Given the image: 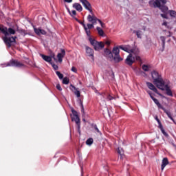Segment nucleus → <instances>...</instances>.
Segmentation results:
<instances>
[{"instance_id": "29", "label": "nucleus", "mask_w": 176, "mask_h": 176, "mask_svg": "<svg viewBox=\"0 0 176 176\" xmlns=\"http://www.w3.org/2000/svg\"><path fill=\"white\" fill-rule=\"evenodd\" d=\"M162 111H164V112H165V113H166V115L168 116V118H171V113H170V111L165 109L164 107L162 109Z\"/></svg>"}, {"instance_id": "25", "label": "nucleus", "mask_w": 176, "mask_h": 176, "mask_svg": "<svg viewBox=\"0 0 176 176\" xmlns=\"http://www.w3.org/2000/svg\"><path fill=\"white\" fill-rule=\"evenodd\" d=\"M68 12L69 13L70 16L72 17L75 18V16H76V10H72V12L69 10V9L67 10Z\"/></svg>"}, {"instance_id": "38", "label": "nucleus", "mask_w": 176, "mask_h": 176, "mask_svg": "<svg viewBox=\"0 0 176 176\" xmlns=\"http://www.w3.org/2000/svg\"><path fill=\"white\" fill-rule=\"evenodd\" d=\"M56 89H58L59 91H61V90H63V88H61V85H60V84L56 85Z\"/></svg>"}, {"instance_id": "44", "label": "nucleus", "mask_w": 176, "mask_h": 176, "mask_svg": "<svg viewBox=\"0 0 176 176\" xmlns=\"http://www.w3.org/2000/svg\"><path fill=\"white\" fill-rule=\"evenodd\" d=\"M71 70L72 71V72H77L78 71L75 67H72Z\"/></svg>"}, {"instance_id": "56", "label": "nucleus", "mask_w": 176, "mask_h": 176, "mask_svg": "<svg viewBox=\"0 0 176 176\" xmlns=\"http://www.w3.org/2000/svg\"><path fill=\"white\" fill-rule=\"evenodd\" d=\"M102 101H105V99L103 98H101Z\"/></svg>"}, {"instance_id": "46", "label": "nucleus", "mask_w": 176, "mask_h": 176, "mask_svg": "<svg viewBox=\"0 0 176 176\" xmlns=\"http://www.w3.org/2000/svg\"><path fill=\"white\" fill-rule=\"evenodd\" d=\"M148 94H149L151 98H152V97H153V95H152V92L151 91H147Z\"/></svg>"}, {"instance_id": "27", "label": "nucleus", "mask_w": 176, "mask_h": 176, "mask_svg": "<svg viewBox=\"0 0 176 176\" xmlns=\"http://www.w3.org/2000/svg\"><path fill=\"white\" fill-rule=\"evenodd\" d=\"M63 85H68V83H69V78L65 77L63 79Z\"/></svg>"}, {"instance_id": "14", "label": "nucleus", "mask_w": 176, "mask_h": 176, "mask_svg": "<svg viewBox=\"0 0 176 176\" xmlns=\"http://www.w3.org/2000/svg\"><path fill=\"white\" fill-rule=\"evenodd\" d=\"M72 122H75L78 129H80V119L79 118V116L72 117Z\"/></svg>"}, {"instance_id": "55", "label": "nucleus", "mask_w": 176, "mask_h": 176, "mask_svg": "<svg viewBox=\"0 0 176 176\" xmlns=\"http://www.w3.org/2000/svg\"><path fill=\"white\" fill-rule=\"evenodd\" d=\"M16 31H18V32H21L22 30H20L19 28H17Z\"/></svg>"}, {"instance_id": "60", "label": "nucleus", "mask_w": 176, "mask_h": 176, "mask_svg": "<svg viewBox=\"0 0 176 176\" xmlns=\"http://www.w3.org/2000/svg\"><path fill=\"white\" fill-rule=\"evenodd\" d=\"M83 120H84V122L85 121V119H83Z\"/></svg>"}, {"instance_id": "28", "label": "nucleus", "mask_w": 176, "mask_h": 176, "mask_svg": "<svg viewBox=\"0 0 176 176\" xmlns=\"http://www.w3.org/2000/svg\"><path fill=\"white\" fill-rule=\"evenodd\" d=\"M118 153L119 155H120V156H123V155H124V152L123 151V148H118Z\"/></svg>"}, {"instance_id": "42", "label": "nucleus", "mask_w": 176, "mask_h": 176, "mask_svg": "<svg viewBox=\"0 0 176 176\" xmlns=\"http://www.w3.org/2000/svg\"><path fill=\"white\" fill-rule=\"evenodd\" d=\"M52 67H53L54 69H55V70L58 69V66H57L56 65L52 64Z\"/></svg>"}, {"instance_id": "17", "label": "nucleus", "mask_w": 176, "mask_h": 176, "mask_svg": "<svg viewBox=\"0 0 176 176\" xmlns=\"http://www.w3.org/2000/svg\"><path fill=\"white\" fill-rule=\"evenodd\" d=\"M74 9H76L78 12H82L83 10V8L82 7V5L79 3H74L73 4Z\"/></svg>"}, {"instance_id": "24", "label": "nucleus", "mask_w": 176, "mask_h": 176, "mask_svg": "<svg viewBox=\"0 0 176 176\" xmlns=\"http://www.w3.org/2000/svg\"><path fill=\"white\" fill-rule=\"evenodd\" d=\"M96 30L100 36H104V30H102V29H101V28L97 27Z\"/></svg>"}, {"instance_id": "3", "label": "nucleus", "mask_w": 176, "mask_h": 176, "mask_svg": "<svg viewBox=\"0 0 176 176\" xmlns=\"http://www.w3.org/2000/svg\"><path fill=\"white\" fill-rule=\"evenodd\" d=\"M80 2L82 3V6L90 12L91 14L87 16V21L89 23H91L92 24H97V21H98V19L93 14V10H91V4L87 0H79Z\"/></svg>"}, {"instance_id": "35", "label": "nucleus", "mask_w": 176, "mask_h": 176, "mask_svg": "<svg viewBox=\"0 0 176 176\" xmlns=\"http://www.w3.org/2000/svg\"><path fill=\"white\" fill-rule=\"evenodd\" d=\"M94 25L95 24H93V23H91V24H90V23H88L87 25V28L88 29V30H91V28H94Z\"/></svg>"}, {"instance_id": "12", "label": "nucleus", "mask_w": 176, "mask_h": 176, "mask_svg": "<svg viewBox=\"0 0 176 176\" xmlns=\"http://www.w3.org/2000/svg\"><path fill=\"white\" fill-rule=\"evenodd\" d=\"M70 90L74 93V94L76 96V97L79 98L80 97V91H79V89L75 87L73 85H71L69 87Z\"/></svg>"}, {"instance_id": "51", "label": "nucleus", "mask_w": 176, "mask_h": 176, "mask_svg": "<svg viewBox=\"0 0 176 176\" xmlns=\"http://www.w3.org/2000/svg\"><path fill=\"white\" fill-rule=\"evenodd\" d=\"M65 2H67V3H71V2H72V0H65Z\"/></svg>"}, {"instance_id": "32", "label": "nucleus", "mask_w": 176, "mask_h": 176, "mask_svg": "<svg viewBox=\"0 0 176 176\" xmlns=\"http://www.w3.org/2000/svg\"><path fill=\"white\" fill-rule=\"evenodd\" d=\"M170 16L171 17H176V12L174 10H171L169 12Z\"/></svg>"}, {"instance_id": "10", "label": "nucleus", "mask_w": 176, "mask_h": 176, "mask_svg": "<svg viewBox=\"0 0 176 176\" xmlns=\"http://www.w3.org/2000/svg\"><path fill=\"white\" fill-rule=\"evenodd\" d=\"M87 56L91 58V61H94V51L89 47H86Z\"/></svg>"}, {"instance_id": "39", "label": "nucleus", "mask_w": 176, "mask_h": 176, "mask_svg": "<svg viewBox=\"0 0 176 176\" xmlns=\"http://www.w3.org/2000/svg\"><path fill=\"white\" fill-rule=\"evenodd\" d=\"M94 129H95L96 131H97L98 133V134L101 135V132L100 131V129H98V128L97 127L96 125L94 126Z\"/></svg>"}, {"instance_id": "40", "label": "nucleus", "mask_w": 176, "mask_h": 176, "mask_svg": "<svg viewBox=\"0 0 176 176\" xmlns=\"http://www.w3.org/2000/svg\"><path fill=\"white\" fill-rule=\"evenodd\" d=\"M166 35L168 38V37L171 36V35H173V33H171L170 32H167L166 33Z\"/></svg>"}, {"instance_id": "7", "label": "nucleus", "mask_w": 176, "mask_h": 176, "mask_svg": "<svg viewBox=\"0 0 176 176\" xmlns=\"http://www.w3.org/2000/svg\"><path fill=\"white\" fill-rule=\"evenodd\" d=\"M89 42L92 46H94L95 50H98L99 49L104 48V43L103 42H98L94 40L93 38L89 37Z\"/></svg>"}, {"instance_id": "47", "label": "nucleus", "mask_w": 176, "mask_h": 176, "mask_svg": "<svg viewBox=\"0 0 176 176\" xmlns=\"http://www.w3.org/2000/svg\"><path fill=\"white\" fill-rule=\"evenodd\" d=\"M81 108H82L81 112H82L83 115H85V109H83V104L82 103H81Z\"/></svg>"}, {"instance_id": "43", "label": "nucleus", "mask_w": 176, "mask_h": 176, "mask_svg": "<svg viewBox=\"0 0 176 176\" xmlns=\"http://www.w3.org/2000/svg\"><path fill=\"white\" fill-rule=\"evenodd\" d=\"M51 58H53L54 60V61H57V58H56V56H55L54 54L51 55Z\"/></svg>"}, {"instance_id": "16", "label": "nucleus", "mask_w": 176, "mask_h": 176, "mask_svg": "<svg viewBox=\"0 0 176 176\" xmlns=\"http://www.w3.org/2000/svg\"><path fill=\"white\" fill-rule=\"evenodd\" d=\"M169 163L170 162H168V159L167 157H164L162 160V165H161L162 171H163V170H164V168L166 167V166H167Z\"/></svg>"}, {"instance_id": "23", "label": "nucleus", "mask_w": 176, "mask_h": 176, "mask_svg": "<svg viewBox=\"0 0 176 176\" xmlns=\"http://www.w3.org/2000/svg\"><path fill=\"white\" fill-rule=\"evenodd\" d=\"M142 69H143V71H144L145 72H148V71L151 69V65H142Z\"/></svg>"}, {"instance_id": "59", "label": "nucleus", "mask_w": 176, "mask_h": 176, "mask_svg": "<svg viewBox=\"0 0 176 176\" xmlns=\"http://www.w3.org/2000/svg\"><path fill=\"white\" fill-rule=\"evenodd\" d=\"M168 42H170V40H168Z\"/></svg>"}, {"instance_id": "58", "label": "nucleus", "mask_w": 176, "mask_h": 176, "mask_svg": "<svg viewBox=\"0 0 176 176\" xmlns=\"http://www.w3.org/2000/svg\"><path fill=\"white\" fill-rule=\"evenodd\" d=\"M173 39H175V37L173 36Z\"/></svg>"}, {"instance_id": "37", "label": "nucleus", "mask_w": 176, "mask_h": 176, "mask_svg": "<svg viewBox=\"0 0 176 176\" xmlns=\"http://www.w3.org/2000/svg\"><path fill=\"white\" fill-rule=\"evenodd\" d=\"M72 114H73V117H74V116H79L78 115V111H75L74 109H72Z\"/></svg>"}, {"instance_id": "49", "label": "nucleus", "mask_w": 176, "mask_h": 176, "mask_svg": "<svg viewBox=\"0 0 176 176\" xmlns=\"http://www.w3.org/2000/svg\"><path fill=\"white\" fill-rule=\"evenodd\" d=\"M98 22L100 23L101 27L104 28V23H102V22L101 21V20H98Z\"/></svg>"}, {"instance_id": "50", "label": "nucleus", "mask_w": 176, "mask_h": 176, "mask_svg": "<svg viewBox=\"0 0 176 176\" xmlns=\"http://www.w3.org/2000/svg\"><path fill=\"white\" fill-rule=\"evenodd\" d=\"M155 119L157 122V123H160V120H159V118H157V116H155Z\"/></svg>"}, {"instance_id": "52", "label": "nucleus", "mask_w": 176, "mask_h": 176, "mask_svg": "<svg viewBox=\"0 0 176 176\" xmlns=\"http://www.w3.org/2000/svg\"><path fill=\"white\" fill-rule=\"evenodd\" d=\"M169 119H170V120H173V122H174V123H175V121H174V119L173 118L172 116H170V118H169Z\"/></svg>"}, {"instance_id": "13", "label": "nucleus", "mask_w": 176, "mask_h": 176, "mask_svg": "<svg viewBox=\"0 0 176 176\" xmlns=\"http://www.w3.org/2000/svg\"><path fill=\"white\" fill-rule=\"evenodd\" d=\"M34 32L37 34V35H46V31H45V30H42L41 28H34Z\"/></svg>"}, {"instance_id": "48", "label": "nucleus", "mask_w": 176, "mask_h": 176, "mask_svg": "<svg viewBox=\"0 0 176 176\" xmlns=\"http://www.w3.org/2000/svg\"><path fill=\"white\" fill-rule=\"evenodd\" d=\"M105 45H107V46H109L111 45V41H105Z\"/></svg>"}, {"instance_id": "33", "label": "nucleus", "mask_w": 176, "mask_h": 176, "mask_svg": "<svg viewBox=\"0 0 176 176\" xmlns=\"http://www.w3.org/2000/svg\"><path fill=\"white\" fill-rule=\"evenodd\" d=\"M57 76L59 78V79H63L64 78V75L63 74L60 73V72H56Z\"/></svg>"}, {"instance_id": "1", "label": "nucleus", "mask_w": 176, "mask_h": 176, "mask_svg": "<svg viewBox=\"0 0 176 176\" xmlns=\"http://www.w3.org/2000/svg\"><path fill=\"white\" fill-rule=\"evenodd\" d=\"M120 49L124 50V52H126V53H129V55L125 60L126 64L127 65L131 66L136 61H139V63H142V60L141 59V56H139L140 50L137 47H131L130 45H126L124 47L120 46Z\"/></svg>"}, {"instance_id": "18", "label": "nucleus", "mask_w": 176, "mask_h": 176, "mask_svg": "<svg viewBox=\"0 0 176 176\" xmlns=\"http://www.w3.org/2000/svg\"><path fill=\"white\" fill-rule=\"evenodd\" d=\"M151 99L153 100V101H154L155 104L157 105V107L159 108V109H163L164 108V107H163V106H162L160 102H159V100L157 99H156L155 97L151 96Z\"/></svg>"}, {"instance_id": "5", "label": "nucleus", "mask_w": 176, "mask_h": 176, "mask_svg": "<svg viewBox=\"0 0 176 176\" xmlns=\"http://www.w3.org/2000/svg\"><path fill=\"white\" fill-rule=\"evenodd\" d=\"M151 6H153L154 8H159L164 13H166L168 10V8L166 6H163V5H166L167 3V1L166 0H155L151 1L149 2Z\"/></svg>"}, {"instance_id": "2", "label": "nucleus", "mask_w": 176, "mask_h": 176, "mask_svg": "<svg viewBox=\"0 0 176 176\" xmlns=\"http://www.w3.org/2000/svg\"><path fill=\"white\" fill-rule=\"evenodd\" d=\"M0 32L3 34L4 36L3 37V41L8 47L12 46V43H14V42H16V38L17 37L9 36V35H14V34H16V30L12 28L8 29L6 27L0 25Z\"/></svg>"}, {"instance_id": "45", "label": "nucleus", "mask_w": 176, "mask_h": 176, "mask_svg": "<svg viewBox=\"0 0 176 176\" xmlns=\"http://www.w3.org/2000/svg\"><path fill=\"white\" fill-rule=\"evenodd\" d=\"M161 16L163 17V19H167V14H161Z\"/></svg>"}, {"instance_id": "15", "label": "nucleus", "mask_w": 176, "mask_h": 176, "mask_svg": "<svg viewBox=\"0 0 176 176\" xmlns=\"http://www.w3.org/2000/svg\"><path fill=\"white\" fill-rule=\"evenodd\" d=\"M64 56H65V50H62L61 53H58L57 55L59 63H63V58H64Z\"/></svg>"}, {"instance_id": "4", "label": "nucleus", "mask_w": 176, "mask_h": 176, "mask_svg": "<svg viewBox=\"0 0 176 176\" xmlns=\"http://www.w3.org/2000/svg\"><path fill=\"white\" fill-rule=\"evenodd\" d=\"M156 87L162 91H166L167 96L173 97V91L170 89V81L168 80H164L163 78L159 80L156 84H155Z\"/></svg>"}, {"instance_id": "6", "label": "nucleus", "mask_w": 176, "mask_h": 176, "mask_svg": "<svg viewBox=\"0 0 176 176\" xmlns=\"http://www.w3.org/2000/svg\"><path fill=\"white\" fill-rule=\"evenodd\" d=\"M1 67H16L17 68H23L24 67V64L16 60H11L8 63L1 64Z\"/></svg>"}, {"instance_id": "21", "label": "nucleus", "mask_w": 176, "mask_h": 176, "mask_svg": "<svg viewBox=\"0 0 176 176\" xmlns=\"http://www.w3.org/2000/svg\"><path fill=\"white\" fill-rule=\"evenodd\" d=\"M134 34H136V36L138 38H142V35H144V32L141 31V30H136V31H133Z\"/></svg>"}, {"instance_id": "30", "label": "nucleus", "mask_w": 176, "mask_h": 176, "mask_svg": "<svg viewBox=\"0 0 176 176\" xmlns=\"http://www.w3.org/2000/svg\"><path fill=\"white\" fill-rule=\"evenodd\" d=\"M93 138H89L87 141H86V144L87 145H91V144H93Z\"/></svg>"}, {"instance_id": "19", "label": "nucleus", "mask_w": 176, "mask_h": 176, "mask_svg": "<svg viewBox=\"0 0 176 176\" xmlns=\"http://www.w3.org/2000/svg\"><path fill=\"white\" fill-rule=\"evenodd\" d=\"M160 39L162 42V52H164V49L166 47V37L164 36H161L160 37Z\"/></svg>"}, {"instance_id": "9", "label": "nucleus", "mask_w": 176, "mask_h": 176, "mask_svg": "<svg viewBox=\"0 0 176 176\" xmlns=\"http://www.w3.org/2000/svg\"><path fill=\"white\" fill-rule=\"evenodd\" d=\"M152 79L153 80L154 85H156L160 80H162L163 78H162V75L159 74L157 72L153 71L151 73Z\"/></svg>"}, {"instance_id": "11", "label": "nucleus", "mask_w": 176, "mask_h": 176, "mask_svg": "<svg viewBox=\"0 0 176 176\" xmlns=\"http://www.w3.org/2000/svg\"><path fill=\"white\" fill-rule=\"evenodd\" d=\"M146 85L147 87L150 89V90H152L153 91H154V93H156L159 96H162V94H159V91H157V88H156V87H155L154 85L152 84V82H146Z\"/></svg>"}, {"instance_id": "54", "label": "nucleus", "mask_w": 176, "mask_h": 176, "mask_svg": "<svg viewBox=\"0 0 176 176\" xmlns=\"http://www.w3.org/2000/svg\"><path fill=\"white\" fill-rule=\"evenodd\" d=\"M164 134V135H165V137H167L168 135L167 134V133H163Z\"/></svg>"}, {"instance_id": "36", "label": "nucleus", "mask_w": 176, "mask_h": 176, "mask_svg": "<svg viewBox=\"0 0 176 176\" xmlns=\"http://www.w3.org/2000/svg\"><path fill=\"white\" fill-rule=\"evenodd\" d=\"M162 25H164V27H166V28H168V30H170V28H170V26H168V23L166 21H164L162 23Z\"/></svg>"}, {"instance_id": "53", "label": "nucleus", "mask_w": 176, "mask_h": 176, "mask_svg": "<svg viewBox=\"0 0 176 176\" xmlns=\"http://www.w3.org/2000/svg\"><path fill=\"white\" fill-rule=\"evenodd\" d=\"M161 131H162V134H164L166 133V131H164V129H161Z\"/></svg>"}, {"instance_id": "22", "label": "nucleus", "mask_w": 176, "mask_h": 176, "mask_svg": "<svg viewBox=\"0 0 176 176\" xmlns=\"http://www.w3.org/2000/svg\"><path fill=\"white\" fill-rule=\"evenodd\" d=\"M104 56H107V57H110V58L111 57L113 58V55L112 54V52L109 49L104 50Z\"/></svg>"}, {"instance_id": "34", "label": "nucleus", "mask_w": 176, "mask_h": 176, "mask_svg": "<svg viewBox=\"0 0 176 176\" xmlns=\"http://www.w3.org/2000/svg\"><path fill=\"white\" fill-rule=\"evenodd\" d=\"M75 20H76V21H78V23H79V24H81V25H82L83 28H86V25L85 24L84 22H82V21H79L76 18H75Z\"/></svg>"}, {"instance_id": "31", "label": "nucleus", "mask_w": 176, "mask_h": 176, "mask_svg": "<svg viewBox=\"0 0 176 176\" xmlns=\"http://www.w3.org/2000/svg\"><path fill=\"white\" fill-rule=\"evenodd\" d=\"M104 97H106L107 101H111V100H113V96H111V95H104Z\"/></svg>"}, {"instance_id": "8", "label": "nucleus", "mask_w": 176, "mask_h": 176, "mask_svg": "<svg viewBox=\"0 0 176 176\" xmlns=\"http://www.w3.org/2000/svg\"><path fill=\"white\" fill-rule=\"evenodd\" d=\"M119 48L118 47H116L113 49L112 53L114 54L113 60L116 61V63H119L123 60L122 58H120V56L119 55Z\"/></svg>"}, {"instance_id": "57", "label": "nucleus", "mask_w": 176, "mask_h": 176, "mask_svg": "<svg viewBox=\"0 0 176 176\" xmlns=\"http://www.w3.org/2000/svg\"><path fill=\"white\" fill-rule=\"evenodd\" d=\"M145 30H146V28H143V31H145Z\"/></svg>"}, {"instance_id": "20", "label": "nucleus", "mask_w": 176, "mask_h": 176, "mask_svg": "<svg viewBox=\"0 0 176 176\" xmlns=\"http://www.w3.org/2000/svg\"><path fill=\"white\" fill-rule=\"evenodd\" d=\"M41 57H42L43 59H44L45 61L47 63H52V57L47 56L43 54H40Z\"/></svg>"}, {"instance_id": "41", "label": "nucleus", "mask_w": 176, "mask_h": 176, "mask_svg": "<svg viewBox=\"0 0 176 176\" xmlns=\"http://www.w3.org/2000/svg\"><path fill=\"white\" fill-rule=\"evenodd\" d=\"M158 127H159V129H160V130L163 129V125H162V122H161L160 123H158Z\"/></svg>"}, {"instance_id": "26", "label": "nucleus", "mask_w": 176, "mask_h": 176, "mask_svg": "<svg viewBox=\"0 0 176 176\" xmlns=\"http://www.w3.org/2000/svg\"><path fill=\"white\" fill-rule=\"evenodd\" d=\"M84 30L89 38V39H90V38H91V36H90V30H89L87 26L84 28Z\"/></svg>"}]
</instances>
